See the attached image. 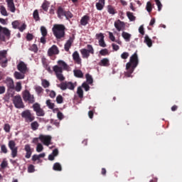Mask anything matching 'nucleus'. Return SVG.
<instances>
[{
	"mask_svg": "<svg viewBox=\"0 0 182 182\" xmlns=\"http://www.w3.org/2000/svg\"><path fill=\"white\" fill-rule=\"evenodd\" d=\"M139 65V57L137 56V53H134L129 59V62L126 64V70L125 76L127 77H132V73L134 72V69L137 68Z\"/></svg>",
	"mask_w": 182,
	"mask_h": 182,
	"instance_id": "f257e3e1",
	"label": "nucleus"
},
{
	"mask_svg": "<svg viewBox=\"0 0 182 182\" xmlns=\"http://www.w3.org/2000/svg\"><path fill=\"white\" fill-rule=\"evenodd\" d=\"M65 29L66 28L63 24H55L53 27V33L56 39H62L65 38Z\"/></svg>",
	"mask_w": 182,
	"mask_h": 182,
	"instance_id": "f03ea898",
	"label": "nucleus"
},
{
	"mask_svg": "<svg viewBox=\"0 0 182 182\" xmlns=\"http://www.w3.org/2000/svg\"><path fill=\"white\" fill-rule=\"evenodd\" d=\"M6 39H11V30L0 25V41L5 42Z\"/></svg>",
	"mask_w": 182,
	"mask_h": 182,
	"instance_id": "7ed1b4c3",
	"label": "nucleus"
},
{
	"mask_svg": "<svg viewBox=\"0 0 182 182\" xmlns=\"http://www.w3.org/2000/svg\"><path fill=\"white\" fill-rule=\"evenodd\" d=\"M21 117L24 119L26 123H32L35 120V116L31 112V110L26 109L21 112Z\"/></svg>",
	"mask_w": 182,
	"mask_h": 182,
	"instance_id": "20e7f679",
	"label": "nucleus"
},
{
	"mask_svg": "<svg viewBox=\"0 0 182 182\" xmlns=\"http://www.w3.org/2000/svg\"><path fill=\"white\" fill-rule=\"evenodd\" d=\"M8 51L6 50H0V66L6 68L8 66Z\"/></svg>",
	"mask_w": 182,
	"mask_h": 182,
	"instance_id": "39448f33",
	"label": "nucleus"
},
{
	"mask_svg": "<svg viewBox=\"0 0 182 182\" xmlns=\"http://www.w3.org/2000/svg\"><path fill=\"white\" fill-rule=\"evenodd\" d=\"M13 104L16 109H23V107H25V105L22 100V97L19 95L13 97Z\"/></svg>",
	"mask_w": 182,
	"mask_h": 182,
	"instance_id": "423d86ee",
	"label": "nucleus"
},
{
	"mask_svg": "<svg viewBox=\"0 0 182 182\" xmlns=\"http://www.w3.org/2000/svg\"><path fill=\"white\" fill-rule=\"evenodd\" d=\"M23 99L24 102H28V103H35V97L31 95L28 90L23 92Z\"/></svg>",
	"mask_w": 182,
	"mask_h": 182,
	"instance_id": "0eeeda50",
	"label": "nucleus"
},
{
	"mask_svg": "<svg viewBox=\"0 0 182 182\" xmlns=\"http://www.w3.org/2000/svg\"><path fill=\"white\" fill-rule=\"evenodd\" d=\"M10 150H11V156L15 159L18 156V147L16 146V143L15 141L10 140L8 144Z\"/></svg>",
	"mask_w": 182,
	"mask_h": 182,
	"instance_id": "6e6552de",
	"label": "nucleus"
},
{
	"mask_svg": "<svg viewBox=\"0 0 182 182\" xmlns=\"http://www.w3.org/2000/svg\"><path fill=\"white\" fill-rule=\"evenodd\" d=\"M4 83L6 85L8 90H13L15 89V82H14V80L12 78L7 77L4 80Z\"/></svg>",
	"mask_w": 182,
	"mask_h": 182,
	"instance_id": "1a4fd4ad",
	"label": "nucleus"
},
{
	"mask_svg": "<svg viewBox=\"0 0 182 182\" xmlns=\"http://www.w3.org/2000/svg\"><path fill=\"white\" fill-rule=\"evenodd\" d=\"M17 69L21 72V73L25 74L28 72V66L23 61H20L17 65Z\"/></svg>",
	"mask_w": 182,
	"mask_h": 182,
	"instance_id": "9d476101",
	"label": "nucleus"
},
{
	"mask_svg": "<svg viewBox=\"0 0 182 182\" xmlns=\"http://www.w3.org/2000/svg\"><path fill=\"white\" fill-rule=\"evenodd\" d=\"M45 146H49L50 141H52V137L50 136L40 135L38 138Z\"/></svg>",
	"mask_w": 182,
	"mask_h": 182,
	"instance_id": "9b49d317",
	"label": "nucleus"
},
{
	"mask_svg": "<svg viewBox=\"0 0 182 182\" xmlns=\"http://www.w3.org/2000/svg\"><path fill=\"white\" fill-rule=\"evenodd\" d=\"M48 56H53V55H59V49L58 48V46L53 45L52 47H50L48 50Z\"/></svg>",
	"mask_w": 182,
	"mask_h": 182,
	"instance_id": "f8f14e48",
	"label": "nucleus"
},
{
	"mask_svg": "<svg viewBox=\"0 0 182 182\" xmlns=\"http://www.w3.org/2000/svg\"><path fill=\"white\" fill-rule=\"evenodd\" d=\"M73 41H75V36L70 37V38L67 41L64 46V49L65 52H69V50L70 49V47L72 46V44L73 43Z\"/></svg>",
	"mask_w": 182,
	"mask_h": 182,
	"instance_id": "ddd939ff",
	"label": "nucleus"
},
{
	"mask_svg": "<svg viewBox=\"0 0 182 182\" xmlns=\"http://www.w3.org/2000/svg\"><path fill=\"white\" fill-rule=\"evenodd\" d=\"M114 25L117 31H118V32H120V31H122L123 29H124V26H125L124 22L120 20H117V21H115Z\"/></svg>",
	"mask_w": 182,
	"mask_h": 182,
	"instance_id": "4468645a",
	"label": "nucleus"
},
{
	"mask_svg": "<svg viewBox=\"0 0 182 182\" xmlns=\"http://www.w3.org/2000/svg\"><path fill=\"white\" fill-rule=\"evenodd\" d=\"M73 59L77 65H82V58H80V55L77 51H75L73 53Z\"/></svg>",
	"mask_w": 182,
	"mask_h": 182,
	"instance_id": "2eb2a0df",
	"label": "nucleus"
},
{
	"mask_svg": "<svg viewBox=\"0 0 182 182\" xmlns=\"http://www.w3.org/2000/svg\"><path fill=\"white\" fill-rule=\"evenodd\" d=\"M24 150L26 152V159H31V156H32V149L31 148V145L26 144L24 146Z\"/></svg>",
	"mask_w": 182,
	"mask_h": 182,
	"instance_id": "dca6fc26",
	"label": "nucleus"
},
{
	"mask_svg": "<svg viewBox=\"0 0 182 182\" xmlns=\"http://www.w3.org/2000/svg\"><path fill=\"white\" fill-rule=\"evenodd\" d=\"M41 62L46 70H48V73H52V69H50V66H49V63H48V60H46V58H42Z\"/></svg>",
	"mask_w": 182,
	"mask_h": 182,
	"instance_id": "f3484780",
	"label": "nucleus"
},
{
	"mask_svg": "<svg viewBox=\"0 0 182 182\" xmlns=\"http://www.w3.org/2000/svg\"><path fill=\"white\" fill-rule=\"evenodd\" d=\"M7 6L10 9L11 12H15L16 9L15 8V4L14 3V0H6Z\"/></svg>",
	"mask_w": 182,
	"mask_h": 182,
	"instance_id": "a211bd4d",
	"label": "nucleus"
},
{
	"mask_svg": "<svg viewBox=\"0 0 182 182\" xmlns=\"http://www.w3.org/2000/svg\"><path fill=\"white\" fill-rule=\"evenodd\" d=\"M89 21H90V17L87 15H85L82 17L80 20V25H82V26H86V25L89 23Z\"/></svg>",
	"mask_w": 182,
	"mask_h": 182,
	"instance_id": "6ab92c4d",
	"label": "nucleus"
},
{
	"mask_svg": "<svg viewBox=\"0 0 182 182\" xmlns=\"http://www.w3.org/2000/svg\"><path fill=\"white\" fill-rule=\"evenodd\" d=\"M105 0H98V2L96 3V9L97 11H102L105 8Z\"/></svg>",
	"mask_w": 182,
	"mask_h": 182,
	"instance_id": "aec40b11",
	"label": "nucleus"
},
{
	"mask_svg": "<svg viewBox=\"0 0 182 182\" xmlns=\"http://www.w3.org/2000/svg\"><path fill=\"white\" fill-rule=\"evenodd\" d=\"M98 65L100 66H104L105 68H107V66H110V61L108 60V58H105L102 59Z\"/></svg>",
	"mask_w": 182,
	"mask_h": 182,
	"instance_id": "412c9836",
	"label": "nucleus"
},
{
	"mask_svg": "<svg viewBox=\"0 0 182 182\" xmlns=\"http://www.w3.org/2000/svg\"><path fill=\"white\" fill-rule=\"evenodd\" d=\"M65 13H66V11H65V9H63V8L58 7V11H57V14H58V17L60 19L63 18V16H65Z\"/></svg>",
	"mask_w": 182,
	"mask_h": 182,
	"instance_id": "4be33fe9",
	"label": "nucleus"
},
{
	"mask_svg": "<svg viewBox=\"0 0 182 182\" xmlns=\"http://www.w3.org/2000/svg\"><path fill=\"white\" fill-rule=\"evenodd\" d=\"M80 52L83 59H87L90 56V53L86 48H82Z\"/></svg>",
	"mask_w": 182,
	"mask_h": 182,
	"instance_id": "5701e85b",
	"label": "nucleus"
},
{
	"mask_svg": "<svg viewBox=\"0 0 182 182\" xmlns=\"http://www.w3.org/2000/svg\"><path fill=\"white\" fill-rule=\"evenodd\" d=\"M122 38H124V41H126V42H130V39L132 38V34L126 32V31H123L122 33Z\"/></svg>",
	"mask_w": 182,
	"mask_h": 182,
	"instance_id": "b1692460",
	"label": "nucleus"
},
{
	"mask_svg": "<svg viewBox=\"0 0 182 182\" xmlns=\"http://www.w3.org/2000/svg\"><path fill=\"white\" fill-rule=\"evenodd\" d=\"M53 70L55 72V75H58L59 73H63V69L62 67H59L58 65H54L53 67Z\"/></svg>",
	"mask_w": 182,
	"mask_h": 182,
	"instance_id": "393cba45",
	"label": "nucleus"
},
{
	"mask_svg": "<svg viewBox=\"0 0 182 182\" xmlns=\"http://www.w3.org/2000/svg\"><path fill=\"white\" fill-rule=\"evenodd\" d=\"M14 77L17 80L25 79V74L16 71L14 73Z\"/></svg>",
	"mask_w": 182,
	"mask_h": 182,
	"instance_id": "a878e982",
	"label": "nucleus"
},
{
	"mask_svg": "<svg viewBox=\"0 0 182 182\" xmlns=\"http://www.w3.org/2000/svg\"><path fill=\"white\" fill-rule=\"evenodd\" d=\"M144 43H146L149 48L153 46V41H151L149 36H145Z\"/></svg>",
	"mask_w": 182,
	"mask_h": 182,
	"instance_id": "bb28decb",
	"label": "nucleus"
},
{
	"mask_svg": "<svg viewBox=\"0 0 182 182\" xmlns=\"http://www.w3.org/2000/svg\"><path fill=\"white\" fill-rule=\"evenodd\" d=\"M58 64L59 65V66H60V68H63L65 70H68V68H69L68 64L62 60H58Z\"/></svg>",
	"mask_w": 182,
	"mask_h": 182,
	"instance_id": "cd10ccee",
	"label": "nucleus"
},
{
	"mask_svg": "<svg viewBox=\"0 0 182 182\" xmlns=\"http://www.w3.org/2000/svg\"><path fill=\"white\" fill-rule=\"evenodd\" d=\"M31 130H33V132H36L38 129H39V123L38 122L34 121L31 122Z\"/></svg>",
	"mask_w": 182,
	"mask_h": 182,
	"instance_id": "c85d7f7f",
	"label": "nucleus"
},
{
	"mask_svg": "<svg viewBox=\"0 0 182 182\" xmlns=\"http://www.w3.org/2000/svg\"><path fill=\"white\" fill-rule=\"evenodd\" d=\"M74 75L75 77H80L82 78L83 77V73L80 70H73Z\"/></svg>",
	"mask_w": 182,
	"mask_h": 182,
	"instance_id": "c756f323",
	"label": "nucleus"
},
{
	"mask_svg": "<svg viewBox=\"0 0 182 182\" xmlns=\"http://www.w3.org/2000/svg\"><path fill=\"white\" fill-rule=\"evenodd\" d=\"M53 170H54L55 171H62V166L60 165V164L56 162L53 166Z\"/></svg>",
	"mask_w": 182,
	"mask_h": 182,
	"instance_id": "7c9ffc66",
	"label": "nucleus"
},
{
	"mask_svg": "<svg viewBox=\"0 0 182 182\" xmlns=\"http://www.w3.org/2000/svg\"><path fill=\"white\" fill-rule=\"evenodd\" d=\"M35 90L38 95V96H42V93H43V88L41 86L35 87Z\"/></svg>",
	"mask_w": 182,
	"mask_h": 182,
	"instance_id": "2f4dec72",
	"label": "nucleus"
},
{
	"mask_svg": "<svg viewBox=\"0 0 182 182\" xmlns=\"http://www.w3.org/2000/svg\"><path fill=\"white\" fill-rule=\"evenodd\" d=\"M50 5V3L49 1H44L41 6L43 11L46 12H48V9H49V6Z\"/></svg>",
	"mask_w": 182,
	"mask_h": 182,
	"instance_id": "473e14b6",
	"label": "nucleus"
},
{
	"mask_svg": "<svg viewBox=\"0 0 182 182\" xmlns=\"http://www.w3.org/2000/svg\"><path fill=\"white\" fill-rule=\"evenodd\" d=\"M127 16L128 17L129 21H131V22H133L134 21H136V16H134L133 15V13H132L130 11L127 12Z\"/></svg>",
	"mask_w": 182,
	"mask_h": 182,
	"instance_id": "72a5a7b5",
	"label": "nucleus"
},
{
	"mask_svg": "<svg viewBox=\"0 0 182 182\" xmlns=\"http://www.w3.org/2000/svg\"><path fill=\"white\" fill-rule=\"evenodd\" d=\"M77 95L80 99H83V90L82 89V87H77Z\"/></svg>",
	"mask_w": 182,
	"mask_h": 182,
	"instance_id": "f704fd0d",
	"label": "nucleus"
},
{
	"mask_svg": "<svg viewBox=\"0 0 182 182\" xmlns=\"http://www.w3.org/2000/svg\"><path fill=\"white\" fill-rule=\"evenodd\" d=\"M64 16L65 17L67 21H69V19H72V18L73 17V14H72V12H70V11H65Z\"/></svg>",
	"mask_w": 182,
	"mask_h": 182,
	"instance_id": "c9c22d12",
	"label": "nucleus"
},
{
	"mask_svg": "<svg viewBox=\"0 0 182 182\" xmlns=\"http://www.w3.org/2000/svg\"><path fill=\"white\" fill-rule=\"evenodd\" d=\"M58 87H60L61 90H66L68 89L67 82H63L58 85Z\"/></svg>",
	"mask_w": 182,
	"mask_h": 182,
	"instance_id": "e433bc0d",
	"label": "nucleus"
},
{
	"mask_svg": "<svg viewBox=\"0 0 182 182\" xmlns=\"http://www.w3.org/2000/svg\"><path fill=\"white\" fill-rule=\"evenodd\" d=\"M0 12L1 15H3V16H8V11H6V9L5 8V6H1L0 7Z\"/></svg>",
	"mask_w": 182,
	"mask_h": 182,
	"instance_id": "4c0bfd02",
	"label": "nucleus"
},
{
	"mask_svg": "<svg viewBox=\"0 0 182 182\" xmlns=\"http://www.w3.org/2000/svg\"><path fill=\"white\" fill-rule=\"evenodd\" d=\"M16 92H21L22 90V83L21 82H18L16 84V87H14Z\"/></svg>",
	"mask_w": 182,
	"mask_h": 182,
	"instance_id": "58836bf2",
	"label": "nucleus"
},
{
	"mask_svg": "<svg viewBox=\"0 0 182 182\" xmlns=\"http://www.w3.org/2000/svg\"><path fill=\"white\" fill-rule=\"evenodd\" d=\"M85 77L87 79V82L88 85H92L93 83V77L90 74H86Z\"/></svg>",
	"mask_w": 182,
	"mask_h": 182,
	"instance_id": "ea45409f",
	"label": "nucleus"
},
{
	"mask_svg": "<svg viewBox=\"0 0 182 182\" xmlns=\"http://www.w3.org/2000/svg\"><path fill=\"white\" fill-rule=\"evenodd\" d=\"M87 50L91 53V55H95V49L93 48V46L92 45L88 44L87 45Z\"/></svg>",
	"mask_w": 182,
	"mask_h": 182,
	"instance_id": "a19ab883",
	"label": "nucleus"
},
{
	"mask_svg": "<svg viewBox=\"0 0 182 182\" xmlns=\"http://www.w3.org/2000/svg\"><path fill=\"white\" fill-rule=\"evenodd\" d=\"M36 116H38V117L45 116V111H43L42 108L37 109L36 111Z\"/></svg>",
	"mask_w": 182,
	"mask_h": 182,
	"instance_id": "79ce46f5",
	"label": "nucleus"
},
{
	"mask_svg": "<svg viewBox=\"0 0 182 182\" xmlns=\"http://www.w3.org/2000/svg\"><path fill=\"white\" fill-rule=\"evenodd\" d=\"M41 85L45 89L50 86V83H49V81H48L47 80H42Z\"/></svg>",
	"mask_w": 182,
	"mask_h": 182,
	"instance_id": "37998d69",
	"label": "nucleus"
},
{
	"mask_svg": "<svg viewBox=\"0 0 182 182\" xmlns=\"http://www.w3.org/2000/svg\"><path fill=\"white\" fill-rule=\"evenodd\" d=\"M11 25L14 29H18L21 25V23H19V21H14L11 23Z\"/></svg>",
	"mask_w": 182,
	"mask_h": 182,
	"instance_id": "c03bdc74",
	"label": "nucleus"
},
{
	"mask_svg": "<svg viewBox=\"0 0 182 182\" xmlns=\"http://www.w3.org/2000/svg\"><path fill=\"white\" fill-rule=\"evenodd\" d=\"M146 9L147 12H149V14H150V12H151V11H153V7L151 6V2L148 1L146 3Z\"/></svg>",
	"mask_w": 182,
	"mask_h": 182,
	"instance_id": "a18cd8bd",
	"label": "nucleus"
},
{
	"mask_svg": "<svg viewBox=\"0 0 182 182\" xmlns=\"http://www.w3.org/2000/svg\"><path fill=\"white\" fill-rule=\"evenodd\" d=\"M41 32L42 36H48V30H46V28L45 26L41 27Z\"/></svg>",
	"mask_w": 182,
	"mask_h": 182,
	"instance_id": "49530a36",
	"label": "nucleus"
},
{
	"mask_svg": "<svg viewBox=\"0 0 182 182\" xmlns=\"http://www.w3.org/2000/svg\"><path fill=\"white\" fill-rule=\"evenodd\" d=\"M100 55H101V56H106L109 55V50H107V48L102 49L100 51Z\"/></svg>",
	"mask_w": 182,
	"mask_h": 182,
	"instance_id": "de8ad7c7",
	"label": "nucleus"
},
{
	"mask_svg": "<svg viewBox=\"0 0 182 182\" xmlns=\"http://www.w3.org/2000/svg\"><path fill=\"white\" fill-rule=\"evenodd\" d=\"M67 89L70 90H75V84L72 82H67Z\"/></svg>",
	"mask_w": 182,
	"mask_h": 182,
	"instance_id": "09e8293b",
	"label": "nucleus"
},
{
	"mask_svg": "<svg viewBox=\"0 0 182 182\" xmlns=\"http://www.w3.org/2000/svg\"><path fill=\"white\" fill-rule=\"evenodd\" d=\"M55 76L57 79L60 80V82H63L65 79V76H63V74H62V73H60L59 74H56Z\"/></svg>",
	"mask_w": 182,
	"mask_h": 182,
	"instance_id": "8fccbe9b",
	"label": "nucleus"
},
{
	"mask_svg": "<svg viewBox=\"0 0 182 182\" xmlns=\"http://www.w3.org/2000/svg\"><path fill=\"white\" fill-rule=\"evenodd\" d=\"M56 102L58 105H62V103H63V97L60 95H58L56 97Z\"/></svg>",
	"mask_w": 182,
	"mask_h": 182,
	"instance_id": "3c124183",
	"label": "nucleus"
},
{
	"mask_svg": "<svg viewBox=\"0 0 182 182\" xmlns=\"http://www.w3.org/2000/svg\"><path fill=\"white\" fill-rule=\"evenodd\" d=\"M46 103L49 109H53L55 107V104L51 102L50 100H48Z\"/></svg>",
	"mask_w": 182,
	"mask_h": 182,
	"instance_id": "603ef678",
	"label": "nucleus"
},
{
	"mask_svg": "<svg viewBox=\"0 0 182 182\" xmlns=\"http://www.w3.org/2000/svg\"><path fill=\"white\" fill-rule=\"evenodd\" d=\"M33 18L35 19V21H39V12L38 11V10H35L33 13Z\"/></svg>",
	"mask_w": 182,
	"mask_h": 182,
	"instance_id": "864d4df0",
	"label": "nucleus"
},
{
	"mask_svg": "<svg viewBox=\"0 0 182 182\" xmlns=\"http://www.w3.org/2000/svg\"><path fill=\"white\" fill-rule=\"evenodd\" d=\"M1 153H4V154H6V153H8V148H6V145H5V144L1 145Z\"/></svg>",
	"mask_w": 182,
	"mask_h": 182,
	"instance_id": "5fc2aeb1",
	"label": "nucleus"
},
{
	"mask_svg": "<svg viewBox=\"0 0 182 182\" xmlns=\"http://www.w3.org/2000/svg\"><path fill=\"white\" fill-rule=\"evenodd\" d=\"M95 36H96V39H97L98 41H100L105 39V36L103 35L102 33H97L95 35Z\"/></svg>",
	"mask_w": 182,
	"mask_h": 182,
	"instance_id": "6e6d98bb",
	"label": "nucleus"
},
{
	"mask_svg": "<svg viewBox=\"0 0 182 182\" xmlns=\"http://www.w3.org/2000/svg\"><path fill=\"white\" fill-rule=\"evenodd\" d=\"M108 12L111 15H114V14H116V11L114 10V8H113V6H108Z\"/></svg>",
	"mask_w": 182,
	"mask_h": 182,
	"instance_id": "4d7b16f0",
	"label": "nucleus"
},
{
	"mask_svg": "<svg viewBox=\"0 0 182 182\" xmlns=\"http://www.w3.org/2000/svg\"><path fill=\"white\" fill-rule=\"evenodd\" d=\"M43 151V146L42 145V144L38 143L37 144V147H36V151H38V153H41V151Z\"/></svg>",
	"mask_w": 182,
	"mask_h": 182,
	"instance_id": "13d9d810",
	"label": "nucleus"
},
{
	"mask_svg": "<svg viewBox=\"0 0 182 182\" xmlns=\"http://www.w3.org/2000/svg\"><path fill=\"white\" fill-rule=\"evenodd\" d=\"M33 109L34 112H37V110H39L41 109V105L39 103L36 102L33 105Z\"/></svg>",
	"mask_w": 182,
	"mask_h": 182,
	"instance_id": "bf43d9fd",
	"label": "nucleus"
},
{
	"mask_svg": "<svg viewBox=\"0 0 182 182\" xmlns=\"http://www.w3.org/2000/svg\"><path fill=\"white\" fill-rule=\"evenodd\" d=\"M30 50L34 52V53H38V46H36V44H33L30 48Z\"/></svg>",
	"mask_w": 182,
	"mask_h": 182,
	"instance_id": "052dcab7",
	"label": "nucleus"
},
{
	"mask_svg": "<svg viewBox=\"0 0 182 182\" xmlns=\"http://www.w3.org/2000/svg\"><path fill=\"white\" fill-rule=\"evenodd\" d=\"M156 2V4L158 6V11H161V8H163V4H161V2L160 1V0H154Z\"/></svg>",
	"mask_w": 182,
	"mask_h": 182,
	"instance_id": "680f3d73",
	"label": "nucleus"
},
{
	"mask_svg": "<svg viewBox=\"0 0 182 182\" xmlns=\"http://www.w3.org/2000/svg\"><path fill=\"white\" fill-rule=\"evenodd\" d=\"M82 87H83L85 90V92H89L90 90V86L86 82H83L82 85Z\"/></svg>",
	"mask_w": 182,
	"mask_h": 182,
	"instance_id": "e2e57ef3",
	"label": "nucleus"
},
{
	"mask_svg": "<svg viewBox=\"0 0 182 182\" xmlns=\"http://www.w3.org/2000/svg\"><path fill=\"white\" fill-rule=\"evenodd\" d=\"M4 130L6 132V133H9L11 132V126L9 124H5Z\"/></svg>",
	"mask_w": 182,
	"mask_h": 182,
	"instance_id": "0e129e2a",
	"label": "nucleus"
},
{
	"mask_svg": "<svg viewBox=\"0 0 182 182\" xmlns=\"http://www.w3.org/2000/svg\"><path fill=\"white\" fill-rule=\"evenodd\" d=\"M1 168H6V167H8V161L4 160L1 164Z\"/></svg>",
	"mask_w": 182,
	"mask_h": 182,
	"instance_id": "69168bd1",
	"label": "nucleus"
},
{
	"mask_svg": "<svg viewBox=\"0 0 182 182\" xmlns=\"http://www.w3.org/2000/svg\"><path fill=\"white\" fill-rule=\"evenodd\" d=\"M129 56V54L127 52H124L122 54H121L122 59H127Z\"/></svg>",
	"mask_w": 182,
	"mask_h": 182,
	"instance_id": "338daca9",
	"label": "nucleus"
},
{
	"mask_svg": "<svg viewBox=\"0 0 182 182\" xmlns=\"http://www.w3.org/2000/svg\"><path fill=\"white\" fill-rule=\"evenodd\" d=\"M18 29L20 31V32H23L25 29H26V24L23 23L21 26L18 27Z\"/></svg>",
	"mask_w": 182,
	"mask_h": 182,
	"instance_id": "774afa93",
	"label": "nucleus"
}]
</instances>
